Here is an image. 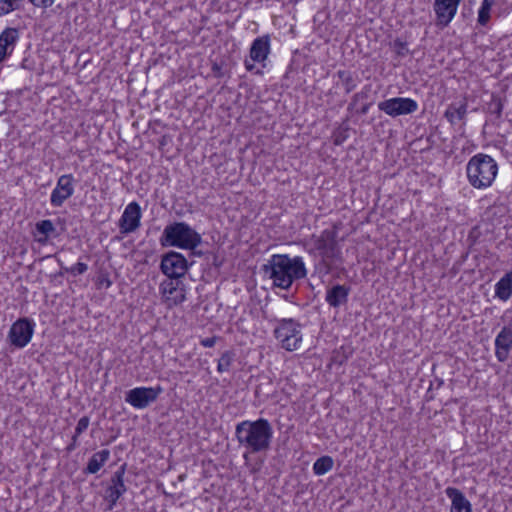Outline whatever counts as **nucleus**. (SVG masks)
Segmentation results:
<instances>
[{
	"label": "nucleus",
	"instance_id": "nucleus-1",
	"mask_svg": "<svg viewBox=\"0 0 512 512\" xmlns=\"http://www.w3.org/2000/svg\"><path fill=\"white\" fill-rule=\"evenodd\" d=\"M262 271L271 281L273 286L288 290L292 284L307 276L305 263L300 256L290 257L288 254H274Z\"/></svg>",
	"mask_w": 512,
	"mask_h": 512
},
{
	"label": "nucleus",
	"instance_id": "nucleus-2",
	"mask_svg": "<svg viewBox=\"0 0 512 512\" xmlns=\"http://www.w3.org/2000/svg\"><path fill=\"white\" fill-rule=\"evenodd\" d=\"M273 434V427L265 418L254 421L244 420L235 427V437L239 445L246 450L245 458L247 453L267 452L271 447Z\"/></svg>",
	"mask_w": 512,
	"mask_h": 512
},
{
	"label": "nucleus",
	"instance_id": "nucleus-3",
	"mask_svg": "<svg viewBox=\"0 0 512 512\" xmlns=\"http://www.w3.org/2000/svg\"><path fill=\"white\" fill-rule=\"evenodd\" d=\"M159 241L162 247L194 250L202 243V237L186 222H173L165 226Z\"/></svg>",
	"mask_w": 512,
	"mask_h": 512
},
{
	"label": "nucleus",
	"instance_id": "nucleus-4",
	"mask_svg": "<svg viewBox=\"0 0 512 512\" xmlns=\"http://www.w3.org/2000/svg\"><path fill=\"white\" fill-rule=\"evenodd\" d=\"M497 172L496 161L491 156L483 153L471 157L466 166L468 181L476 189L490 187Z\"/></svg>",
	"mask_w": 512,
	"mask_h": 512
},
{
	"label": "nucleus",
	"instance_id": "nucleus-5",
	"mask_svg": "<svg viewBox=\"0 0 512 512\" xmlns=\"http://www.w3.org/2000/svg\"><path fill=\"white\" fill-rule=\"evenodd\" d=\"M314 248L318 251L322 264L328 271L342 261L341 247L337 240V227L323 230L320 235H313Z\"/></svg>",
	"mask_w": 512,
	"mask_h": 512
},
{
	"label": "nucleus",
	"instance_id": "nucleus-6",
	"mask_svg": "<svg viewBox=\"0 0 512 512\" xmlns=\"http://www.w3.org/2000/svg\"><path fill=\"white\" fill-rule=\"evenodd\" d=\"M274 336L285 350H297L302 342L301 325L292 318L277 320Z\"/></svg>",
	"mask_w": 512,
	"mask_h": 512
},
{
	"label": "nucleus",
	"instance_id": "nucleus-7",
	"mask_svg": "<svg viewBox=\"0 0 512 512\" xmlns=\"http://www.w3.org/2000/svg\"><path fill=\"white\" fill-rule=\"evenodd\" d=\"M189 267L187 259L179 252L169 251L161 257L160 270L168 278L178 280L184 277Z\"/></svg>",
	"mask_w": 512,
	"mask_h": 512
},
{
	"label": "nucleus",
	"instance_id": "nucleus-8",
	"mask_svg": "<svg viewBox=\"0 0 512 512\" xmlns=\"http://www.w3.org/2000/svg\"><path fill=\"white\" fill-rule=\"evenodd\" d=\"M163 393L160 385L154 387H136L125 395V401L136 409H145L154 403Z\"/></svg>",
	"mask_w": 512,
	"mask_h": 512
},
{
	"label": "nucleus",
	"instance_id": "nucleus-9",
	"mask_svg": "<svg viewBox=\"0 0 512 512\" xmlns=\"http://www.w3.org/2000/svg\"><path fill=\"white\" fill-rule=\"evenodd\" d=\"M378 109L388 116L395 118L416 112L418 104L411 98L395 97L379 102Z\"/></svg>",
	"mask_w": 512,
	"mask_h": 512
},
{
	"label": "nucleus",
	"instance_id": "nucleus-10",
	"mask_svg": "<svg viewBox=\"0 0 512 512\" xmlns=\"http://www.w3.org/2000/svg\"><path fill=\"white\" fill-rule=\"evenodd\" d=\"M34 326V322L28 318H20L14 322L8 334L11 344L17 348H24L33 336Z\"/></svg>",
	"mask_w": 512,
	"mask_h": 512
},
{
	"label": "nucleus",
	"instance_id": "nucleus-11",
	"mask_svg": "<svg viewBox=\"0 0 512 512\" xmlns=\"http://www.w3.org/2000/svg\"><path fill=\"white\" fill-rule=\"evenodd\" d=\"M462 0H434L433 10L436 15L435 24L443 29L449 26L454 19Z\"/></svg>",
	"mask_w": 512,
	"mask_h": 512
},
{
	"label": "nucleus",
	"instance_id": "nucleus-12",
	"mask_svg": "<svg viewBox=\"0 0 512 512\" xmlns=\"http://www.w3.org/2000/svg\"><path fill=\"white\" fill-rule=\"evenodd\" d=\"M126 466V463H124L114 472L110 479V484L105 490V500L108 502L110 510L113 509L119 498L127 491L124 482Z\"/></svg>",
	"mask_w": 512,
	"mask_h": 512
},
{
	"label": "nucleus",
	"instance_id": "nucleus-13",
	"mask_svg": "<svg viewBox=\"0 0 512 512\" xmlns=\"http://www.w3.org/2000/svg\"><path fill=\"white\" fill-rule=\"evenodd\" d=\"M141 216L140 205L135 201L129 203L118 222L121 234H129L136 231L140 227Z\"/></svg>",
	"mask_w": 512,
	"mask_h": 512
},
{
	"label": "nucleus",
	"instance_id": "nucleus-14",
	"mask_svg": "<svg viewBox=\"0 0 512 512\" xmlns=\"http://www.w3.org/2000/svg\"><path fill=\"white\" fill-rule=\"evenodd\" d=\"M74 178L72 174H65L58 178L56 187L53 189L50 202L53 207H60L74 193Z\"/></svg>",
	"mask_w": 512,
	"mask_h": 512
},
{
	"label": "nucleus",
	"instance_id": "nucleus-15",
	"mask_svg": "<svg viewBox=\"0 0 512 512\" xmlns=\"http://www.w3.org/2000/svg\"><path fill=\"white\" fill-rule=\"evenodd\" d=\"M180 281L168 278L160 284V293L168 308L183 303L186 299L184 289H179Z\"/></svg>",
	"mask_w": 512,
	"mask_h": 512
},
{
	"label": "nucleus",
	"instance_id": "nucleus-16",
	"mask_svg": "<svg viewBox=\"0 0 512 512\" xmlns=\"http://www.w3.org/2000/svg\"><path fill=\"white\" fill-rule=\"evenodd\" d=\"M512 347V326H504L495 338V355L499 362H505Z\"/></svg>",
	"mask_w": 512,
	"mask_h": 512
},
{
	"label": "nucleus",
	"instance_id": "nucleus-17",
	"mask_svg": "<svg viewBox=\"0 0 512 512\" xmlns=\"http://www.w3.org/2000/svg\"><path fill=\"white\" fill-rule=\"evenodd\" d=\"M270 53V36L264 35L257 37L253 40L249 55L252 61L261 63L265 67L264 62Z\"/></svg>",
	"mask_w": 512,
	"mask_h": 512
},
{
	"label": "nucleus",
	"instance_id": "nucleus-18",
	"mask_svg": "<svg viewBox=\"0 0 512 512\" xmlns=\"http://www.w3.org/2000/svg\"><path fill=\"white\" fill-rule=\"evenodd\" d=\"M19 40V30L13 27L5 28L0 34V63L15 49Z\"/></svg>",
	"mask_w": 512,
	"mask_h": 512
},
{
	"label": "nucleus",
	"instance_id": "nucleus-19",
	"mask_svg": "<svg viewBox=\"0 0 512 512\" xmlns=\"http://www.w3.org/2000/svg\"><path fill=\"white\" fill-rule=\"evenodd\" d=\"M351 288L346 285L336 284L326 290L325 301L330 307L338 308L348 302Z\"/></svg>",
	"mask_w": 512,
	"mask_h": 512
},
{
	"label": "nucleus",
	"instance_id": "nucleus-20",
	"mask_svg": "<svg viewBox=\"0 0 512 512\" xmlns=\"http://www.w3.org/2000/svg\"><path fill=\"white\" fill-rule=\"evenodd\" d=\"M445 493L451 500V512H472L471 503L459 489L447 487Z\"/></svg>",
	"mask_w": 512,
	"mask_h": 512
},
{
	"label": "nucleus",
	"instance_id": "nucleus-21",
	"mask_svg": "<svg viewBox=\"0 0 512 512\" xmlns=\"http://www.w3.org/2000/svg\"><path fill=\"white\" fill-rule=\"evenodd\" d=\"M495 296L502 301H507L512 296V270L505 273L495 284Z\"/></svg>",
	"mask_w": 512,
	"mask_h": 512
},
{
	"label": "nucleus",
	"instance_id": "nucleus-22",
	"mask_svg": "<svg viewBox=\"0 0 512 512\" xmlns=\"http://www.w3.org/2000/svg\"><path fill=\"white\" fill-rule=\"evenodd\" d=\"M467 107L468 105L466 102H461L459 104L451 103L447 107L444 117L450 124L455 125L457 121H463L466 118Z\"/></svg>",
	"mask_w": 512,
	"mask_h": 512
},
{
	"label": "nucleus",
	"instance_id": "nucleus-23",
	"mask_svg": "<svg viewBox=\"0 0 512 512\" xmlns=\"http://www.w3.org/2000/svg\"><path fill=\"white\" fill-rule=\"evenodd\" d=\"M110 457V451L108 449H103L98 451L92 455L89 459L86 468L84 469L85 474H95L97 473L104 464L108 461Z\"/></svg>",
	"mask_w": 512,
	"mask_h": 512
},
{
	"label": "nucleus",
	"instance_id": "nucleus-24",
	"mask_svg": "<svg viewBox=\"0 0 512 512\" xmlns=\"http://www.w3.org/2000/svg\"><path fill=\"white\" fill-rule=\"evenodd\" d=\"M334 465L332 457L325 455L318 458L313 464V472L317 476H321L329 472Z\"/></svg>",
	"mask_w": 512,
	"mask_h": 512
},
{
	"label": "nucleus",
	"instance_id": "nucleus-25",
	"mask_svg": "<svg viewBox=\"0 0 512 512\" xmlns=\"http://www.w3.org/2000/svg\"><path fill=\"white\" fill-rule=\"evenodd\" d=\"M496 0H483L478 11L477 22L481 26H486L490 21V13Z\"/></svg>",
	"mask_w": 512,
	"mask_h": 512
},
{
	"label": "nucleus",
	"instance_id": "nucleus-26",
	"mask_svg": "<svg viewBox=\"0 0 512 512\" xmlns=\"http://www.w3.org/2000/svg\"><path fill=\"white\" fill-rule=\"evenodd\" d=\"M36 230L38 233L44 235L43 239H39V242L45 243L47 239L55 233V227L51 220H42L36 223Z\"/></svg>",
	"mask_w": 512,
	"mask_h": 512
},
{
	"label": "nucleus",
	"instance_id": "nucleus-27",
	"mask_svg": "<svg viewBox=\"0 0 512 512\" xmlns=\"http://www.w3.org/2000/svg\"><path fill=\"white\" fill-rule=\"evenodd\" d=\"M24 0H0V17L22 8Z\"/></svg>",
	"mask_w": 512,
	"mask_h": 512
},
{
	"label": "nucleus",
	"instance_id": "nucleus-28",
	"mask_svg": "<svg viewBox=\"0 0 512 512\" xmlns=\"http://www.w3.org/2000/svg\"><path fill=\"white\" fill-rule=\"evenodd\" d=\"M337 76L342 81V84L345 88V92L347 94L355 89L356 81L351 72L347 70H338Z\"/></svg>",
	"mask_w": 512,
	"mask_h": 512
},
{
	"label": "nucleus",
	"instance_id": "nucleus-29",
	"mask_svg": "<svg viewBox=\"0 0 512 512\" xmlns=\"http://www.w3.org/2000/svg\"><path fill=\"white\" fill-rule=\"evenodd\" d=\"M233 360H234V354L230 351H225L221 355L220 359L218 360L217 371L219 373L229 371Z\"/></svg>",
	"mask_w": 512,
	"mask_h": 512
},
{
	"label": "nucleus",
	"instance_id": "nucleus-30",
	"mask_svg": "<svg viewBox=\"0 0 512 512\" xmlns=\"http://www.w3.org/2000/svg\"><path fill=\"white\" fill-rule=\"evenodd\" d=\"M503 102L501 98L493 96L491 102L488 105V110L491 114H494L497 119H500L503 111Z\"/></svg>",
	"mask_w": 512,
	"mask_h": 512
},
{
	"label": "nucleus",
	"instance_id": "nucleus-31",
	"mask_svg": "<svg viewBox=\"0 0 512 512\" xmlns=\"http://www.w3.org/2000/svg\"><path fill=\"white\" fill-rule=\"evenodd\" d=\"M61 269L65 272L72 274L73 276L82 275L88 270V265L83 262H78L72 267H65L61 265Z\"/></svg>",
	"mask_w": 512,
	"mask_h": 512
},
{
	"label": "nucleus",
	"instance_id": "nucleus-32",
	"mask_svg": "<svg viewBox=\"0 0 512 512\" xmlns=\"http://www.w3.org/2000/svg\"><path fill=\"white\" fill-rule=\"evenodd\" d=\"M393 48L396 54L400 57H405L409 53V49L407 47V43L403 42L401 39L397 38L393 42Z\"/></svg>",
	"mask_w": 512,
	"mask_h": 512
},
{
	"label": "nucleus",
	"instance_id": "nucleus-33",
	"mask_svg": "<svg viewBox=\"0 0 512 512\" xmlns=\"http://www.w3.org/2000/svg\"><path fill=\"white\" fill-rule=\"evenodd\" d=\"M368 96H369V86H365L362 91L353 95L352 101L349 104L348 109L349 110L353 109L357 102L367 99Z\"/></svg>",
	"mask_w": 512,
	"mask_h": 512
},
{
	"label": "nucleus",
	"instance_id": "nucleus-34",
	"mask_svg": "<svg viewBox=\"0 0 512 512\" xmlns=\"http://www.w3.org/2000/svg\"><path fill=\"white\" fill-rule=\"evenodd\" d=\"M90 419L88 416H83L79 419L77 426L75 428L76 436L82 434L89 426Z\"/></svg>",
	"mask_w": 512,
	"mask_h": 512
},
{
	"label": "nucleus",
	"instance_id": "nucleus-35",
	"mask_svg": "<svg viewBox=\"0 0 512 512\" xmlns=\"http://www.w3.org/2000/svg\"><path fill=\"white\" fill-rule=\"evenodd\" d=\"M112 285V281L108 274H100L98 277V286L108 289Z\"/></svg>",
	"mask_w": 512,
	"mask_h": 512
},
{
	"label": "nucleus",
	"instance_id": "nucleus-36",
	"mask_svg": "<svg viewBox=\"0 0 512 512\" xmlns=\"http://www.w3.org/2000/svg\"><path fill=\"white\" fill-rule=\"evenodd\" d=\"M29 2L36 7L48 8L54 4L55 0H29Z\"/></svg>",
	"mask_w": 512,
	"mask_h": 512
},
{
	"label": "nucleus",
	"instance_id": "nucleus-37",
	"mask_svg": "<svg viewBox=\"0 0 512 512\" xmlns=\"http://www.w3.org/2000/svg\"><path fill=\"white\" fill-rule=\"evenodd\" d=\"M216 340H217V337L213 336V337H208V338L202 339L200 343L203 347L210 348L215 345Z\"/></svg>",
	"mask_w": 512,
	"mask_h": 512
},
{
	"label": "nucleus",
	"instance_id": "nucleus-38",
	"mask_svg": "<svg viewBox=\"0 0 512 512\" xmlns=\"http://www.w3.org/2000/svg\"><path fill=\"white\" fill-rule=\"evenodd\" d=\"M211 69H212L213 75L215 77H217V78L223 77V71H222V67L220 64L214 62Z\"/></svg>",
	"mask_w": 512,
	"mask_h": 512
},
{
	"label": "nucleus",
	"instance_id": "nucleus-39",
	"mask_svg": "<svg viewBox=\"0 0 512 512\" xmlns=\"http://www.w3.org/2000/svg\"><path fill=\"white\" fill-rule=\"evenodd\" d=\"M346 137L347 136L344 134V132L339 131L334 133V144L341 145L345 141Z\"/></svg>",
	"mask_w": 512,
	"mask_h": 512
},
{
	"label": "nucleus",
	"instance_id": "nucleus-40",
	"mask_svg": "<svg viewBox=\"0 0 512 512\" xmlns=\"http://www.w3.org/2000/svg\"><path fill=\"white\" fill-rule=\"evenodd\" d=\"M78 437L79 436H76V433H74V435L72 436V439H71V443L66 448V450L68 452H72L78 447V445H79Z\"/></svg>",
	"mask_w": 512,
	"mask_h": 512
},
{
	"label": "nucleus",
	"instance_id": "nucleus-41",
	"mask_svg": "<svg viewBox=\"0 0 512 512\" xmlns=\"http://www.w3.org/2000/svg\"><path fill=\"white\" fill-rule=\"evenodd\" d=\"M255 61H252L251 59L250 60H245L244 61V65H245V68L247 71H253L255 69V64H254Z\"/></svg>",
	"mask_w": 512,
	"mask_h": 512
},
{
	"label": "nucleus",
	"instance_id": "nucleus-42",
	"mask_svg": "<svg viewBox=\"0 0 512 512\" xmlns=\"http://www.w3.org/2000/svg\"><path fill=\"white\" fill-rule=\"evenodd\" d=\"M370 105H371V104H365V105H363V106H362V108H361V110H360V114L365 115V114L368 112Z\"/></svg>",
	"mask_w": 512,
	"mask_h": 512
},
{
	"label": "nucleus",
	"instance_id": "nucleus-43",
	"mask_svg": "<svg viewBox=\"0 0 512 512\" xmlns=\"http://www.w3.org/2000/svg\"><path fill=\"white\" fill-rule=\"evenodd\" d=\"M191 251H192L191 254L194 255V256H202V254H203L201 251H197L196 248L194 250H191Z\"/></svg>",
	"mask_w": 512,
	"mask_h": 512
}]
</instances>
